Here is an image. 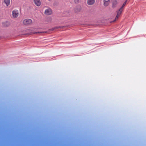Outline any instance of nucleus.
<instances>
[{
    "label": "nucleus",
    "mask_w": 146,
    "mask_h": 146,
    "mask_svg": "<svg viewBox=\"0 0 146 146\" xmlns=\"http://www.w3.org/2000/svg\"><path fill=\"white\" fill-rule=\"evenodd\" d=\"M127 0H126L125 1V2H124V3H123V4L122 6H121V7H123H123H124L126 5V3H127Z\"/></svg>",
    "instance_id": "nucleus-13"
},
{
    "label": "nucleus",
    "mask_w": 146,
    "mask_h": 146,
    "mask_svg": "<svg viewBox=\"0 0 146 146\" xmlns=\"http://www.w3.org/2000/svg\"><path fill=\"white\" fill-rule=\"evenodd\" d=\"M66 26H61V27H54V28H52L51 29H49V31H53L54 30H55L56 29H63L64 27H66Z\"/></svg>",
    "instance_id": "nucleus-9"
},
{
    "label": "nucleus",
    "mask_w": 146,
    "mask_h": 146,
    "mask_svg": "<svg viewBox=\"0 0 146 146\" xmlns=\"http://www.w3.org/2000/svg\"><path fill=\"white\" fill-rule=\"evenodd\" d=\"M23 23L26 25H29L32 23V21L30 19H26L23 21Z\"/></svg>",
    "instance_id": "nucleus-1"
},
{
    "label": "nucleus",
    "mask_w": 146,
    "mask_h": 146,
    "mask_svg": "<svg viewBox=\"0 0 146 146\" xmlns=\"http://www.w3.org/2000/svg\"><path fill=\"white\" fill-rule=\"evenodd\" d=\"M34 3L37 6H39L41 5V2L40 0H33Z\"/></svg>",
    "instance_id": "nucleus-6"
},
{
    "label": "nucleus",
    "mask_w": 146,
    "mask_h": 146,
    "mask_svg": "<svg viewBox=\"0 0 146 146\" xmlns=\"http://www.w3.org/2000/svg\"><path fill=\"white\" fill-rule=\"evenodd\" d=\"M104 5L105 7L108 6L110 4V0H104Z\"/></svg>",
    "instance_id": "nucleus-5"
},
{
    "label": "nucleus",
    "mask_w": 146,
    "mask_h": 146,
    "mask_svg": "<svg viewBox=\"0 0 146 146\" xmlns=\"http://www.w3.org/2000/svg\"><path fill=\"white\" fill-rule=\"evenodd\" d=\"M4 2L7 6L10 4V0H4Z\"/></svg>",
    "instance_id": "nucleus-11"
},
{
    "label": "nucleus",
    "mask_w": 146,
    "mask_h": 146,
    "mask_svg": "<svg viewBox=\"0 0 146 146\" xmlns=\"http://www.w3.org/2000/svg\"><path fill=\"white\" fill-rule=\"evenodd\" d=\"M80 0H74V2L76 3H78Z\"/></svg>",
    "instance_id": "nucleus-14"
},
{
    "label": "nucleus",
    "mask_w": 146,
    "mask_h": 146,
    "mask_svg": "<svg viewBox=\"0 0 146 146\" xmlns=\"http://www.w3.org/2000/svg\"><path fill=\"white\" fill-rule=\"evenodd\" d=\"M95 1V0H88L87 4L89 5H92L94 3Z\"/></svg>",
    "instance_id": "nucleus-7"
},
{
    "label": "nucleus",
    "mask_w": 146,
    "mask_h": 146,
    "mask_svg": "<svg viewBox=\"0 0 146 146\" xmlns=\"http://www.w3.org/2000/svg\"><path fill=\"white\" fill-rule=\"evenodd\" d=\"M44 14L46 15H51L52 13V11L50 8H48L45 9L44 12Z\"/></svg>",
    "instance_id": "nucleus-4"
},
{
    "label": "nucleus",
    "mask_w": 146,
    "mask_h": 146,
    "mask_svg": "<svg viewBox=\"0 0 146 146\" xmlns=\"http://www.w3.org/2000/svg\"><path fill=\"white\" fill-rule=\"evenodd\" d=\"M123 7H121L120 9L117 11V15L115 18V20L118 19V17L120 16L122 12L123 11Z\"/></svg>",
    "instance_id": "nucleus-2"
},
{
    "label": "nucleus",
    "mask_w": 146,
    "mask_h": 146,
    "mask_svg": "<svg viewBox=\"0 0 146 146\" xmlns=\"http://www.w3.org/2000/svg\"><path fill=\"white\" fill-rule=\"evenodd\" d=\"M52 20V19L51 17H49L46 19V21L48 22H51Z\"/></svg>",
    "instance_id": "nucleus-12"
},
{
    "label": "nucleus",
    "mask_w": 146,
    "mask_h": 146,
    "mask_svg": "<svg viewBox=\"0 0 146 146\" xmlns=\"http://www.w3.org/2000/svg\"><path fill=\"white\" fill-rule=\"evenodd\" d=\"M19 15V13L18 10H15L12 11V15L13 18L17 17Z\"/></svg>",
    "instance_id": "nucleus-3"
},
{
    "label": "nucleus",
    "mask_w": 146,
    "mask_h": 146,
    "mask_svg": "<svg viewBox=\"0 0 146 146\" xmlns=\"http://www.w3.org/2000/svg\"><path fill=\"white\" fill-rule=\"evenodd\" d=\"M46 33V32H34L33 31H32L30 33H29V35H31L32 34H40L41 33Z\"/></svg>",
    "instance_id": "nucleus-8"
},
{
    "label": "nucleus",
    "mask_w": 146,
    "mask_h": 146,
    "mask_svg": "<svg viewBox=\"0 0 146 146\" xmlns=\"http://www.w3.org/2000/svg\"><path fill=\"white\" fill-rule=\"evenodd\" d=\"M117 3V1L116 0H113L112 2V7L113 8L115 7Z\"/></svg>",
    "instance_id": "nucleus-10"
}]
</instances>
